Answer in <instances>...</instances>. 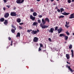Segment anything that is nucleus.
Listing matches in <instances>:
<instances>
[{"label": "nucleus", "mask_w": 74, "mask_h": 74, "mask_svg": "<svg viewBox=\"0 0 74 74\" xmlns=\"http://www.w3.org/2000/svg\"><path fill=\"white\" fill-rule=\"evenodd\" d=\"M16 2L17 4H21L22 3V0H16Z\"/></svg>", "instance_id": "6e6552de"}, {"label": "nucleus", "mask_w": 74, "mask_h": 74, "mask_svg": "<svg viewBox=\"0 0 74 74\" xmlns=\"http://www.w3.org/2000/svg\"><path fill=\"white\" fill-rule=\"evenodd\" d=\"M24 23H19V25H23Z\"/></svg>", "instance_id": "e433bc0d"}, {"label": "nucleus", "mask_w": 74, "mask_h": 74, "mask_svg": "<svg viewBox=\"0 0 74 74\" xmlns=\"http://www.w3.org/2000/svg\"><path fill=\"white\" fill-rule=\"evenodd\" d=\"M37 25H38V23L37 22H34L32 24V26H37Z\"/></svg>", "instance_id": "ddd939ff"}, {"label": "nucleus", "mask_w": 74, "mask_h": 74, "mask_svg": "<svg viewBox=\"0 0 74 74\" xmlns=\"http://www.w3.org/2000/svg\"><path fill=\"white\" fill-rule=\"evenodd\" d=\"M54 1V0H51V2H53Z\"/></svg>", "instance_id": "603ef678"}, {"label": "nucleus", "mask_w": 74, "mask_h": 74, "mask_svg": "<svg viewBox=\"0 0 74 74\" xmlns=\"http://www.w3.org/2000/svg\"><path fill=\"white\" fill-rule=\"evenodd\" d=\"M38 23H41V20H38Z\"/></svg>", "instance_id": "c756f323"}, {"label": "nucleus", "mask_w": 74, "mask_h": 74, "mask_svg": "<svg viewBox=\"0 0 74 74\" xmlns=\"http://www.w3.org/2000/svg\"><path fill=\"white\" fill-rule=\"evenodd\" d=\"M65 27H67V28H68V27H70L69 26L67 25H65Z\"/></svg>", "instance_id": "473e14b6"}, {"label": "nucleus", "mask_w": 74, "mask_h": 74, "mask_svg": "<svg viewBox=\"0 0 74 74\" xmlns=\"http://www.w3.org/2000/svg\"><path fill=\"white\" fill-rule=\"evenodd\" d=\"M65 36V34H60V37H64Z\"/></svg>", "instance_id": "2eb2a0df"}, {"label": "nucleus", "mask_w": 74, "mask_h": 74, "mask_svg": "<svg viewBox=\"0 0 74 74\" xmlns=\"http://www.w3.org/2000/svg\"><path fill=\"white\" fill-rule=\"evenodd\" d=\"M11 44H12V43H13L12 41H11Z\"/></svg>", "instance_id": "13d9d810"}, {"label": "nucleus", "mask_w": 74, "mask_h": 74, "mask_svg": "<svg viewBox=\"0 0 74 74\" xmlns=\"http://www.w3.org/2000/svg\"><path fill=\"white\" fill-rule=\"evenodd\" d=\"M3 10L4 11L5 10V7L3 8Z\"/></svg>", "instance_id": "49530a36"}, {"label": "nucleus", "mask_w": 74, "mask_h": 74, "mask_svg": "<svg viewBox=\"0 0 74 74\" xmlns=\"http://www.w3.org/2000/svg\"><path fill=\"white\" fill-rule=\"evenodd\" d=\"M40 47L41 48V47H43V45L42 44H40Z\"/></svg>", "instance_id": "cd10ccee"}, {"label": "nucleus", "mask_w": 74, "mask_h": 74, "mask_svg": "<svg viewBox=\"0 0 74 74\" xmlns=\"http://www.w3.org/2000/svg\"><path fill=\"white\" fill-rule=\"evenodd\" d=\"M72 47H73V45H72L71 44L70 45L69 47V49H71L72 48Z\"/></svg>", "instance_id": "4be33fe9"}, {"label": "nucleus", "mask_w": 74, "mask_h": 74, "mask_svg": "<svg viewBox=\"0 0 74 74\" xmlns=\"http://www.w3.org/2000/svg\"><path fill=\"white\" fill-rule=\"evenodd\" d=\"M30 11L31 12H34V9L33 8H31L30 9Z\"/></svg>", "instance_id": "5701e85b"}, {"label": "nucleus", "mask_w": 74, "mask_h": 74, "mask_svg": "<svg viewBox=\"0 0 74 74\" xmlns=\"http://www.w3.org/2000/svg\"><path fill=\"white\" fill-rule=\"evenodd\" d=\"M33 41L36 42H38V38L37 37H35L34 38Z\"/></svg>", "instance_id": "20e7f679"}, {"label": "nucleus", "mask_w": 74, "mask_h": 74, "mask_svg": "<svg viewBox=\"0 0 74 74\" xmlns=\"http://www.w3.org/2000/svg\"><path fill=\"white\" fill-rule=\"evenodd\" d=\"M66 63H67V64H68V63H69V62H68V61H66Z\"/></svg>", "instance_id": "bf43d9fd"}, {"label": "nucleus", "mask_w": 74, "mask_h": 74, "mask_svg": "<svg viewBox=\"0 0 74 74\" xmlns=\"http://www.w3.org/2000/svg\"><path fill=\"white\" fill-rule=\"evenodd\" d=\"M74 14L73 13L71 14L70 16L69 17V19H72V18H74Z\"/></svg>", "instance_id": "f8f14e48"}, {"label": "nucleus", "mask_w": 74, "mask_h": 74, "mask_svg": "<svg viewBox=\"0 0 74 74\" xmlns=\"http://www.w3.org/2000/svg\"><path fill=\"white\" fill-rule=\"evenodd\" d=\"M73 35L74 36V33H73Z\"/></svg>", "instance_id": "338daca9"}, {"label": "nucleus", "mask_w": 74, "mask_h": 74, "mask_svg": "<svg viewBox=\"0 0 74 74\" xmlns=\"http://www.w3.org/2000/svg\"><path fill=\"white\" fill-rule=\"evenodd\" d=\"M4 23L5 25H7V24L8 23V21H7V20H5V22H4Z\"/></svg>", "instance_id": "dca6fc26"}, {"label": "nucleus", "mask_w": 74, "mask_h": 74, "mask_svg": "<svg viewBox=\"0 0 74 74\" xmlns=\"http://www.w3.org/2000/svg\"><path fill=\"white\" fill-rule=\"evenodd\" d=\"M65 33H66V34H67L68 36H69V35L70 34V33H69V32H68V31H67V32H66Z\"/></svg>", "instance_id": "bb28decb"}, {"label": "nucleus", "mask_w": 74, "mask_h": 74, "mask_svg": "<svg viewBox=\"0 0 74 74\" xmlns=\"http://www.w3.org/2000/svg\"><path fill=\"white\" fill-rule=\"evenodd\" d=\"M57 11H58V12H60V10L59 9H57Z\"/></svg>", "instance_id": "f704fd0d"}, {"label": "nucleus", "mask_w": 74, "mask_h": 74, "mask_svg": "<svg viewBox=\"0 0 74 74\" xmlns=\"http://www.w3.org/2000/svg\"><path fill=\"white\" fill-rule=\"evenodd\" d=\"M74 53H71V55H72V58H73V56H74V55L73 54Z\"/></svg>", "instance_id": "37998d69"}, {"label": "nucleus", "mask_w": 74, "mask_h": 74, "mask_svg": "<svg viewBox=\"0 0 74 74\" xmlns=\"http://www.w3.org/2000/svg\"><path fill=\"white\" fill-rule=\"evenodd\" d=\"M60 11L61 13H62V12H63V11H62L61 10Z\"/></svg>", "instance_id": "680f3d73"}, {"label": "nucleus", "mask_w": 74, "mask_h": 74, "mask_svg": "<svg viewBox=\"0 0 74 74\" xmlns=\"http://www.w3.org/2000/svg\"><path fill=\"white\" fill-rule=\"evenodd\" d=\"M42 22L40 24V26L42 27V29H45V28H48V26L45 25L46 23V21H47L49 23V19L48 18H46L44 20L42 18Z\"/></svg>", "instance_id": "f257e3e1"}, {"label": "nucleus", "mask_w": 74, "mask_h": 74, "mask_svg": "<svg viewBox=\"0 0 74 74\" xmlns=\"http://www.w3.org/2000/svg\"><path fill=\"white\" fill-rule=\"evenodd\" d=\"M64 17V16L63 15H61L58 18L59 19H61V18H63Z\"/></svg>", "instance_id": "6ab92c4d"}, {"label": "nucleus", "mask_w": 74, "mask_h": 74, "mask_svg": "<svg viewBox=\"0 0 74 74\" xmlns=\"http://www.w3.org/2000/svg\"><path fill=\"white\" fill-rule=\"evenodd\" d=\"M17 22L18 23H20L21 22V20L20 18L18 19L17 20Z\"/></svg>", "instance_id": "412c9836"}, {"label": "nucleus", "mask_w": 74, "mask_h": 74, "mask_svg": "<svg viewBox=\"0 0 74 74\" xmlns=\"http://www.w3.org/2000/svg\"><path fill=\"white\" fill-rule=\"evenodd\" d=\"M37 33L38 32H39V30L37 29Z\"/></svg>", "instance_id": "3c124183"}, {"label": "nucleus", "mask_w": 74, "mask_h": 74, "mask_svg": "<svg viewBox=\"0 0 74 74\" xmlns=\"http://www.w3.org/2000/svg\"><path fill=\"white\" fill-rule=\"evenodd\" d=\"M47 2H48V0H47Z\"/></svg>", "instance_id": "774afa93"}, {"label": "nucleus", "mask_w": 74, "mask_h": 74, "mask_svg": "<svg viewBox=\"0 0 74 74\" xmlns=\"http://www.w3.org/2000/svg\"><path fill=\"white\" fill-rule=\"evenodd\" d=\"M67 1L68 3H71V0H68Z\"/></svg>", "instance_id": "c85d7f7f"}, {"label": "nucleus", "mask_w": 74, "mask_h": 74, "mask_svg": "<svg viewBox=\"0 0 74 74\" xmlns=\"http://www.w3.org/2000/svg\"><path fill=\"white\" fill-rule=\"evenodd\" d=\"M38 16L39 18H42V16L41 15H39Z\"/></svg>", "instance_id": "7c9ffc66"}, {"label": "nucleus", "mask_w": 74, "mask_h": 74, "mask_svg": "<svg viewBox=\"0 0 74 74\" xmlns=\"http://www.w3.org/2000/svg\"><path fill=\"white\" fill-rule=\"evenodd\" d=\"M30 31L31 32V31H32V29H30Z\"/></svg>", "instance_id": "0e129e2a"}, {"label": "nucleus", "mask_w": 74, "mask_h": 74, "mask_svg": "<svg viewBox=\"0 0 74 74\" xmlns=\"http://www.w3.org/2000/svg\"><path fill=\"white\" fill-rule=\"evenodd\" d=\"M70 70L71 71V72H73V70L71 69Z\"/></svg>", "instance_id": "58836bf2"}, {"label": "nucleus", "mask_w": 74, "mask_h": 74, "mask_svg": "<svg viewBox=\"0 0 74 74\" xmlns=\"http://www.w3.org/2000/svg\"><path fill=\"white\" fill-rule=\"evenodd\" d=\"M32 32H31V33L32 34H36L37 33V31L36 30H33Z\"/></svg>", "instance_id": "1a4fd4ad"}, {"label": "nucleus", "mask_w": 74, "mask_h": 74, "mask_svg": "<svg viewBox=\"0 0 74 74\" xmlns=\"http://www.w3.org/2000/svg\"><path fill=\"white\" fill-rule=\"evenodd\" d=\"M69 24V22H68V23H67V22H66V25H68Z\"/></svg>", "instance_id": "72a5a7b5"}, {"label": "nucleus", "mask_w": 74, "mask_h": 74, "mask_svg": "<svg viewBox=\"0 0 74 74\" xmlns=\"http://www.w3.org/2000/svg\"><path fill=\"white\" fill-rule=\"evenodd\" d=\"M48 40L49 41H51V38H49Z\"/></svg>", "instance_id": "ea45409f"}, {"label": "nucleus", "mask_w": 74, "mask_h": 74, "mask_svg": "<svg viewBox=\"0 0 74 74\" xmlns=\"http://www.w3.org/2000/svg\"><path fill=\"white\" fill-rule=\"evenodd\" d=\"M37 14L36 12H34L33 13V15L34 16H36L37 15Z\"/></svg>", "instance_id": "a211bd4d"}, {"label": "nucleus", "mask_w": 74, "mask_h": 74, "mask_svg": "<svg viewBox=\"0 0 74 74\" xmlns=\"http://www.w3.org/2000/svg\"><path fill=\"white\" fill-rule=\"evenodd\" d=\"M60 10L62 11H64V10L63 9V8H60Z\"/></svg>", "instance_id": "a878e982"}, {"label": "nucleus", "mask_w": 74, "mask_h": 74, "mask_svg": "<svg viewBox=\"0 0 74 74\" xmlns=\"http://www.w3.org/2000/svg\"><path fill=\"white\" fill-rule=\"evenodd\" d=\"M45 48H46V44L45 45Z\"/></svg>", "instance_id": "052dcab7"}, {"label": "nucleus", "mask_w": 74, "mask_h": 74, "mask_svg": "<svg viewBox=\"0 0 74 74\" xmlns=\"http://www.w3.org/2000/svg\"><path fill=\"white\" fill-rule=\"evenodd\" d=\"M37 1H40V0H36Z\"/></svg>", "instance_id": "6e6d98bb"}, {"label": "nucleus", "mask_w": 74, "mask_h": 74, "mask_svg": "<svg viewBox=\"0 0 74 74\" xmlns=\"http://www.w3.org/2000/svg\"><path fill=\"white\" fill-rule=\"evenodd\" d=\"M10 45H11V46H12V43H11Z\"/></svg>", "instance_id": "e2e57ef3"}, {"label": "nucleus", "mask_w": 74, "mask_h": 74, "mask_svg": "<svg viewBox=\"0 0 74 74\" xmlns=\"http://www.w3.org/2000/svg\"><path fill=\"white\" fill-rule=\"evenodd\" d=\"M54 29H53V28H50V30H49V33H53V31H54Z\"/></svg>", "instance_id": "0eeeda50"}, {"label": "nucleus", "mask_w": 74, "mask_h": 74, "mask_svg": "<svg viewBox=\"0 0 74 74\" xmlns=\"http://www.w3.org/2000/svg\"><path fill=\"white\" fill-rule=\"evenodd\" d=\"M5 19L4 18H1L0 19V22H4V21Z\"/></svg>", "instance_id": "f3484780"}, {"label": "nucleus", "mask_w": 74, "mask_h": 74, "mask_svg": "<svg viewBox=\"0 0 74 74\" xmlns=\"http://www.w3.org/2000/svg\"><path fill=\"white\" fill-rule=\"evenodd\" d=\"M67 67H68L69 70H70L71 69V68H70V66H66Z\"/></svg>", "instance_id": "c9c22d12"}, {"label": "nucleus", "mask_w": 74, "mask_h": 74, "mask_svg": "<svg viewBox=\"0 0 74 74\" xmlns=\"http://www.w3.org/2000/svg\"><path fill=\"white\" fill-rule=\"evenodd\" d=\"M62 30L63 29L61 27H60L59 29H58V31L59 34H60V33L62 32Z\"/></svg>", "instance_id": "39448f33"}, {"label": "nucleus", "mask_w": 74, "mask_h": 74, "mask_svg": "<svg viewBox=\"0 0 74 74\" xmlns=\"http://www.w3.org/2000/svg\"><path fill=\"white\" fill-rule=\"evenodd\" d=\"M20 36H21V34L20 33H19V32H18L17 33L16 37H20Z\"/></svg>", "instance_id": "aec40b11"}, {"label": "nucleus", "mask_w": 74, "mask_h": 74, "mask_svg": "<svg viewBox=\"0 0 74 74\" xmlns=\"http://www.w3.org/2000/svg\"><path fill=\"white\" fill-rule=\"evenodd\" d=\"M16 9V8L14 7V10H15Z\"/></svg>", "instance_id": "5fc2aeb1"}, {"label": "nucleus", "mask_w": 74, "mask_h": 74, "mask_svg": "<svg viewBox=\"0 0 74 74\" xmlns=\"http://www.w3.org/2000/svg\"><path fill=\"white\" fill-rule=\"evenodd\" d=\"M19 27L20 29H22V27L21 26H19Z\"/></svg>", "instance_id": "4c0bfd02"}, {"label": "nucleus", "mask_w": 74, "mask_h": 74, "mask_svg": "<svg viewBox=\"0 0 74 74\" xmlns=\"http://www.w3.org/2000/svg\"><path fill=\"white\" fill-rule=\"evenodd\" d=\"M68 64H70V62H68Z\"/></svg>", "instance_id": "69168bd1"}, {"label": "nucleus", "mask_w": 74, "mask_h": 74, "mask_svg": "<svg viewBox=\"0 0 74 74\" xmlns=\"http://www.w3.org/2000/svg\"><path fill=\"white\" fill-rule=\"evenodd\" d=\"M4 16L5 18H8V17L9 16V13H6L5 14Z\"/></svg>", "instance_id": "9d476101"}, {"label": "nucleus", "mask_w": 74, "mask_h": 74, "mask_svg": "<svg viewBox=\"0 0 74 74\" xmlns=\"http://www.w3.org/2000/svg\"><path fill=\"white\" fill-rule=\"evenodd\" d=\"M10 15L12 16H16V13L15 12H12L10 13Z\"/></svg>", "instance_id": "7ed1b4c3"}, {"label": "nucleus", "mask_w": 74, "mask_h": 74, "mask_svg": "<svg viewBox=\"0 0 74 74\" xmlns=\"http://www.w3.org/2000/svg\"><path fill=\"white\" fill-rule=\"evenodd\" d=\"M6 7H8V8H10V6H9V5H7L6 6Z\"/></svg>", "instance_id": "de8ad7c7"}, {"label": "nucleus", "mask_w": 74, "mask_h": 74, "mask_svg": "<svg viewBox=\"0 0 74 74\" xmlns=\"http://www.w3.org/2000/svg\"><path fill=\"white\" fill-rule=\"evenodd\" d=\"M58 29V26L56 27H55V31H56V30H57Z\"/></svg>", "instance_id": "393cba45"}, {"label": "nucleus", "mask_w": 74, "mask_h": 74, "mask_svg": "<svg viewBox=\"0 0 74 74\" xmlns=\"http://www.w3.org/2000/svg\"><path fill=\"white\" fill-rule=\"evenodd\" d=\"M74 0H72V2H74Z\"/></svg>", "instance_id": "4d7b16f0"}, {"label": "nucleus", "mask_w": 74, "mask_h": 74, "mask_svg": "<svg viewBox=\"0 0 74 74\" xmlns=\"http://www.w3.org/2000/svg\"><path fill=\"white\" fill-rule=\"evenodd\" d=\"M46 52V51L45 50H44L43 51V52Z\"/></svg>", "instance_id": "09e8293b"}, {"label": "nucleus", "mask_w": 74, "mask_h": 74, "mask_svg": "<svg viewBox=\"0 0 74 74\" xmlns=\"http://www.w3.org/2000/svg\"><path fill=\"white\" fill-rule=\"evenodd\" d=\"M71 52H72L71 53H74L73 50V49L71 50Z\"/></svg>", "instance_id": "79ce46f5"}, {"label": "nucleus", "mask_w": 74, "mask_h": 74, "mask_svg": "<svg viewBox=\"0 0 74 74\" xmlns=\"http://www.w3.org/2000/svg\"><path fill=\"white\" fill-rule=\"evenodd\" d=\"M24 0H22L21 1H22V3H23V2H24Z\"/></svg>", "instance_id": "8fccbe9b"}, {"label": "nucleus", "mask_w": 74, "mask_h": 74, "mask_svg": "<svg viewBox=\"0 0 74 74\" xmlns=\"http://www.w3.org/2000/svg\"><path fill=\"white\" fill-rule=\"evenodd\" d=\"M62 14L64 15H68L69 14H70V13H66V12H64V13H62Z\"/></svg>", "instance_id": "9b49d317"}, {"label": "nucleus", "mask_w": 74, "mask_h": 74, "mask_svg": "<svg viewBox=\"0 0 74 74\" xmlns=\"http://www.w3.org/2000/svg\"><path fill=\"white\" fill-rule=\"evenodd\" d=\"M8 38L9 40H11V38L10 37H9Z\"/></svg>", "instance_id": "a18cd8bd"}, {"label": "nucleus", "mask_w": 74, "mask_h": 74, "mask_svg": "<svg viewBox=\"0 0 74 74\" xmlns=\"http://www.w3.org/2000/svg\"><path fill=\"white\" fill-rule=\"evenodd\" d=\"M69 56V54H66V56L67 59H70V56Z\"/></svg>", "instance_id": "4468645a"}, {"label": "nucleus", "mask_w": 74, "mask_h": 74, "mask_svg": "<svg viewBox=\"0 0 74 74\" xmlns=\"http://www.w3.org/2000/svg\"><path fill=\"white\" fill-rule=\"evenodd\" d=\"M12 27L13 28H12L11 31L12 33H14L15 32V30H16V28L15 27V26H14L13 25H12ZM13 28H14V29H13Z\"/></svg>", "instance_id": "f03ea898"}, {"label": "nucleus", "mask_w": 74, "mask_h": 74, "mask_svg": "<svg viewBox=\"0 0 74 74\" xmlns=\"http://www.w3.org/2000/svg\"><path fill=\"white\" fill-rule=\"evenodd\" d=\"M27 32H29V33H30V31L29 29H28L27 30Z\"/></svg>", "instance_id": "a19ab883"}, {"label": "nucleus", "mask_w": 74, "mask_h": 74, "mask_svg": "<svg viewBox=\"0 0 74 74\" xmlns=\"http://www.w3.org/2000/svg\"><path fill=\"white\" fill-rule=\"evenodd\" d=\"M7 0H3V1L5 3H6L7 2Z\"/></svg>", "instance_id": "c03bdc74"}, {"label": "nucleus", "mask_w": 74, "mask_h": 74, "mask_svg": "<svg viewBox=\"0 0 74 74\" xmlns=\"http://www.w3.org/2000/svg\"><path fill=\"white\" fill-rule=\"evenodd\" d=\"M56 9L57 10H58V7H56Z\"/></svg>", "instance_id": "864d4df0"}, {"label": "nucleus", "mask_w": 74, "mask_h": 74, "mask_svg": "<svg viewBox=\"0 0 74 74\" xmlns=\"http://www.w3.org/2000/svg\"><path fill=\"white\" fill-rule=\"evenodd\" d=\"M30 18L32 21H35V19L36 18V17H35L33 16H32V15H30Z\"/></svg>", "instance_id": "423d86ee"}, {"label": "nucleus", "mask_w": 74, "mask_h": 74, "mask_svg": "<svg viewBox=\"0 0 74 74\" xmlns=\"http://www.w3.org/2000/svg\"><path fill=\"white\" fill-rule=\"evenodd\" d=\"M41 51V49L40 47L39 48L38 51L39 52H40V51Z\"/></svg>", "instance_id": "2f4dec72"}, {"label": "nucleus", "mask_w": 74, "mask_h": 74, "mask_svg": "<svg viewBox=\"0 0 74 74\" xmlns=\"http://www.w3.org/2000/svg\"><path fill=\"white\" fill-rule=\"evenodd\" d=\"M64 37V38H65V40H67L68 39V36H66V35H65Z\"/></svg>", "instance_id": "b1692460"}]
</instances>
